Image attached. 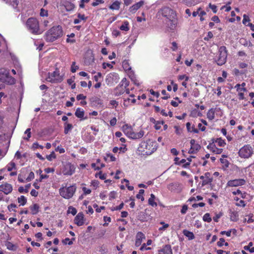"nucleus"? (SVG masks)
Masks as SVG:
<instances>
[{
	"label": "nucleus",
	"instance_id": "obj_1",
	"mask_svg": "<svg viewBox=\"0 0 254 254\" xmlns=\"http://www.w3.org/2000/svg\"><path fill=\"white\" fill-rule=\"evenodd\" d=\"M157 149L155 141L148 140L141 142L138 148L139 152L143 155H149L152 154Z\"/></svg>",
	"mask_w": 254,
	"mask_h": 254
},
{
	"label": "nucleus",
	"instance_id": "obj_2",
	"mask_svg": "<svg viewBox=\"0 0 254 254\" xmlns=\"http://www.w3.org/2000/svg\"><path fill=\"white\" fill-rule=\"evenodd\" d=\"M62 35V27L60 26H54L46 32L45 39L48 42H53Z\"/></svg>",
	"mask_w": 254,
	"mask_h": 254
},
{
	"label": "nucleus",
	"instance_id": "obj_3",
	"mask_svg": "<svg viewBox=\"0 0 254 254\" xmlns=\"http://www.w3.org/2000/svg\"><path fill=\"white\" fill-rule=\"evenodd\" d=\"M26 26L34 34H40L42 32L40 29L39 21L36 18H28L26 22Z\"/></svg>",
	"mask_w": 254,
	"mask_h": 254
},
{
	"label": "nucleus",
	"instance_id": "obj_4",
	"mask_svg": "<svg viewBox=\"0 0 254 254\" xmlns=\"http://www.w3.org/2000/svg\"><path fill=\"white\" fill-rule=\"evenodd\" d=\"M122 130L127 136L133 139L141 138L144 134V131L142 130L137 133L134 132L131 126L127 124L123 126Z\"/></svg>",
	"mask_w": 254,
	"mask_h": 254
},
{
	"label": "nucleus",
	"instance_id": "obj_5",
	"mask_svg": "<svg viewBox=\"0 0 254 254\" xmlns=\"http://www.w3.org/2000/svg\"><path fill=\"white\" fill-rule=\"evenodd\" d=\"M76 189V187L74 185H72L68 187L63 186L59 189V193L60 195L63 198L69 199L74 195Z\"/></svg>",
	"mask_w": 254,
	"mask_h": 254
},
{
	"label": "nucleus",
	"instance_id": "obj_6",
	"mask_svg": "<svg viewBox=\"0 0 254 254\" xmlns=\"http://www.w3.org/2000/svg\"><path fill=\"white\" fill-rule=\"evenodd\" d=\"M46 79L47 81L51 83H60L63 80L64 76L61 75L60 71L57 69L55 71L51 73L49 72L48 75Z\"/></svg>",
	"mask_w": 254,
	"mask_h": 254
},
{
	"label": "nucleus",
	"instance_id": "obj_7",
	"mask_svg": "<svg viewBox=\"0 0 254 254\" xmlns=\"http://www.w3.org/2000/svg\"><path fill=\"white\" fill-rule=\"evenodd\" d=\"M0 81L9 84H13L15 79L9 75L8 71L4 68L0 69Z\"/></svg>",
	"mask_w": 254,
	"mask_h": 254
},
{
	"label": "nucleus",
	"instance_id": "obj_8",
	"mask_svg": "<svg viewBox=\"0 0 254 254\" xmlns=\"http://www.w3.org/2000/svg\"><path fill=\"white\" fill-rule=\"evenodd\" d=\"M227 57V51L225 46H221L219 48L218 57L216 60L217 64L219 65L224 64L226 62Z\"/></svg>",
	"mask_w": 254,
	"mask_h": 254
},
{
	"label": "nucleus",
	"instance_id": "obj_9",
	"mask_svg": "<svg viewBox=\"0 0 254 254\" xmlns=\"http://www.w3.org/2000/svg\"><path fill=\"white\" fill-rule=\"evenodd\" d=\"M253 149L250 145H246L242 147L239 151V156L243 158H249L253 154Z\"/></svg>",
	"mask_w": 254,
	"mask_h": 254
},
{
	"label": "nucleus",
	"instance_id": "obj_10",
	"mask_svg": "<svg viewBox=\"0 0 254 254\" xmlns=\"http://www.w3.org/2000/svg\"><path fill=\"white\" fill-rule=\"evenodd\" d=\"M75 169L74 166L70 163H64L62 168V173L64 175L71 176L74 173Z\"/></svg>",
	"mask_w": 254,
	"mask_h": 254
},
{
	"label": "nucleus",
	"instance_id": "obj_11",
	"mask_svg": "<svg viewBox=\"0 0 254 254\" xmlns=\"http://www.w3.org/2000/svg\"><path fill=\"white\" fill-rule=\"evenodd\" d=\"M162 12L163 16L166 17L167 20L168 19V18H172L176 16L175 11L168 7L163 8L162 9Z\"/></svg>",
	"mask_w": 254,
	"mask_h": 254
},
{
	"label": "nucleus",
	"instance_id": "obj_12",
	"mask_svg": "<svg viewBox=\"0 0 254 254\" xmlns=\"http://www.w3.org/2000/svg\"><path fill=\"white\" fill-rule=\"evenodd\" d=\"M166 23L168 29L170 30V31H173L174 30H175L176 28L178 23L177 18L176 16L172 18H168V19L166 20Z\"/></svg>",
	"mask_w": 254,
	"mask_h": 254
},
{
	"label": "nucleus",
	"instance_id": "obj_13",
	"mask_svg": "<svg viewBox=\"0 0 254 254\" xmlns=\"http://www.w3.org/2000/svg\"><path fill=\"white\" fill-rule=\"evenodd\" d=\"M246 181L244 179H238L228 181L227 186L229 187H238L244 185Z\"/></svg>",
	"mask_w": 254,
	"mask_h": 254
},
{
	"label": "nucleus",
	"instance_id": "obj_14",
	"mask_svg": "<svg viewBox=\"0 0 254 254\" xmlns=\"http://www.w3.org/2000/svg\"><path fill=\"white\" fill-rule=\"evenodd\" d=\"M182 185L178 182L170 183L168 186V189L171 191L179 192L182 190Z\"/></svg>",
	"mask_w": 254,
	"mask_h": 254
},
{
	"label": "nucleus",
	"instance_id": "obj_15",
	"mask_svg": "<svg viewBox=\"0 0 254 254\" xmlns=\"http://www.w3.org/2000/svg\"><path fill=\"white\" fill-rule=\"evenodd\" d=\"M145 239V235L141 232H138L135 237V246L137 247L141 246L142 241Z\"/></svg>",
	"mask_w": 254,
	"mask_h": 254
},
{
	"label": "nucleus",
	"instance_id": "obj_16",
	"mask_svg": "<svg viewBox=\"0 0 254 254\" xmlns=\"http://www.w3.org/2000/svg\"><path fill=\"white\" fill-rule=\"evenodd\" d=\"M200 179L202 180V186L210 183L212 180L211 175L208 172L205 173L204 175L201 176Z\"/></svg>",
	"mask_w": 254,
	"mask_h": 254
},
{
	"label": "nucleus",
	"instance_id": "obj_17",
	"mask_svg": "<svg viewBox=\"0 0 254 254\" xmlns=\"http://www.w3.org/2000/svg\"><path fill=\"white\" fill-rule=\"evenodd\" d=\"M12 190V187L10 184L5 183L0 186V191L3 192L5 194H8Z\"/></svg>",
	"mask_w": 254,
	"mask_h": 254
},
{
	"label": "nucleus",
	"instance_id": "obj_18",
	"mask_svg": "<svg viewBox=\"0 0 254 254\" xmlns=\"http://www.w3.org/2000/svg\"><path fill=\"white\" fill-rule=\"evenodd\" d=\"M158 254H173L171 246L170 245H165L158 250Z\"/></svg>",
	"mask_w": 254,
	"mask_h": 254
},
{
	"label": "nucleus",
	"instance_id": "obj_19",
	"mask_svg": "<svg viewBox=\"0 0 254 254\" xmlns=\"http://www.w3.org/2000/svg\"><path fill=\"white\" fill-rule=\"evenodd\" d=\"M214 141H213L211 143H210L207 146V148L210 150L212 151L215 154H221L222 152L223 149L221 148H218L216 147L215 145L214 144Z\"/></svg>",
	"mask_w": 254,
	"mask_h": 254
},
{
	"label": "nucleus",
	"instance_id": "obj_20",
	"mask_svg": "<svg viewBox=\"0 0 254 254\" xmlns=\"http://www.w3.org/2000/svg\"><path fill=\"white\" fill-rule=\"evenodd\" d=\"M143 1H140L136 3L129 8L130 12L132 13H134L137 9H138L141 6H142L143 5Z\"/></svg>",
	"mask_w": 254,
	"mask_h": 254
},
{
	"label": "nucleus",
	"instance_id": "obj_21",
	"mask_svg": "<svg viewBox=\"0 0 254 254\" xmlns=\"http://www.w3.org/2000/svg\"><path fill=\"white\" fill-rule=\"evenodd\" d=\"M5 245L8 250L13 251H16L17 248V246L16 245L8 241L5 242Z\"/></svg>",
	"mask_w": 254,
	"mask_h": 254
},
{
	"label": "nucleus",
	"instance_id": "obj_22",
	"mask_svg": "<svg viewBox=\"0 0 254 254\" xmlns=\"http://www.w3.org/2000/svg\"><path fill=\"white\" fill-rule=\"evenodd\" d=\"M183 233L186 237H188L189 240H193L194 238L193 233L187 230H184L183 231Z\"/></svg>",
	"mask_w": 254,
	"mask_h": 254
},
{
	"label": "nucleus",
	"instance_id": "obj_23",
	"mask_svg": "<svg viewBox=\"0 0 254 254\" xmlns=\"http://www.w3.org/2000/svg\"><path fill=\"white\" fill-rule=\"evenodd\" d=\"M121 2L118 0L114 1L110 6L109 8L112 10H119L120 8Z\"/></svg>",
	"mask_w": 254,
	"mask_h": 254
},
{
	"label": "nucleus",
	"instance_id": "obj_24",
	"mask_svg": "<svg viewBox=\"0 0 254 254\" xmlns=\"http://www.w3.org/2000/svg\"><path fill=\"white\" fill-rule=\"evenodd\" d=\"M64 5L67 11H71L73 10L75 7L73 3L68 1L65 2Z\"/></svg>",
	"mask_w": 254,
	"mask_h": 254
},
{
	"label": "nucleus",
	"instance_id": "obj_25",
	"mask_svg": "<svg viewBox=\"0 0 254 254\" xmlns=\"http://www.w3.org/2000/svg\"><path fill=\"white\" fill-rule=\"evenodd\" d=\"M75 115L78 118H83L84 115V110L80 108H78L75 111Z\"/></svg>",
	"mask_w": 254,
	"mask_h": 254
},
{
	"label": "nucleus",
	"instance_id": "obj_26",
	"mask_svg": "<svg viewBox=\"0 0 254 254\" xmlns=\"http://www.w3.org/2000/svg\"><path fill=\"white\" fill-rule=\"evenodd\" d=\"M207 118L209 120H212L215 118V110L213 108L208 110L207 113Z\"/></svg>",
	"mask_w": 254,
	"mask_h": 254
},
{
	"label": "nucleus",
	"instance_id": "obj_27",
	"mask_svg": "<svg viewBox=\"0 0 254 254\" xmlns=\"http://www.w3.org/2000/svg\"><path fill=\"white\" fill-rule=\"evenodd\" d=\"M120 28L122 31H128L129 30L128 22L127 21H124L123 24L120 26Z\"/></svg>",
	"mask_w": 254,
	"mask_h": 254
},
{
	"label": "nucleus",
	"instance_id": "obj_28",
	"mask_svg": "<svg viewBox=\"0 0 254 254\" xmlns=\"http://www.w3.org/2000/svg\"><path fill=\"white\" fill-rule=\"evenodd\" d=\"M78 19H75L74 20L73 23L75 24L80 23L81 20H85L86 19V17L83 14H79L78 15Z\"/></svg>",
	"mask_w": 254,
	"mask_h": 254
},
{
	"label": "nucleus",
	"instance_id": "obj_29",
	"mask_svg": "<svg viewBox=\"0 0 254 254\" xmlns=\"http://www.w3.org/2000/svg\"><path fill=\"white\" fill-rule=\"evenodd\" d=\"M155 198V195L153 194H151L150 197L148 199V203L149 205L152 206L157 205V203L154 201Z\"/></svg>",
	"mask_w": 254,
	"mask_h": 254
},
{
	"label": "nucleus",
	"instance_id": "obj_30",
	"mask_svg": "<svg viewBox=\"0 0 254 254\" xmlns=\"http://www.w3.org/2000/svg\"><path fill=\"white\" fill-rule=\"evenodd\" d=\"M214 141V142L217 143L218 145L219 146H224L226 144V143L224 140L221 139V138H217L216 139H213L212 141Z\"/></svg>",
	"mask_w": 254,
	"mask_h": 254
},
{
	"label": "nucleus",
	"instance_id": "obj_31",
	"mask_svg": "<svg viewBox=\"0 0 254 254\" xmlns=\"http://www.w3.org/2000/svg\"><path fill=\"white\" fill-rule=\"evenodd\" d=\"M253 243L250 242L248 246H245L244 247L245 250L248 251L250 253H254V247H252Z\"/></svg>",
	"mask_w": 254,
	"mask_h": 254
},
{
	"label": "nucleus",
	"instance_id": "obj_32",
	"mask_svg": "<svg viewBox=\"0 0 254 254\" xmlns=\"http://www.w3.org/2000/svg\"><path fill=\"white\" fill-rule=\"evenodd\" d=\"M72 128V125L70 124H65L64 132L67 134L68 132Z\"/></svg>",
	"mask_w": 254,
	"mask_h": 254
},
{
	"label": "nucleus",
	"instance_id": "obj_33",
	"mask_svg": "<svg viewBox=\"0 0 254 254\" xmlns=\"http://www.w3.org/2000/svg\"><path fill=\"white\" fill-rule=\"evenodd\" d=\"M26 198L23 195L20 196V197H18V201L21 205H24L26 203Z\"/></svg>",
	"mask_w": 254,
	"mask_h": 254
},
{
	"label": "nucleus",
	"instance_id": "obj_34",
	"mask_svg": "<svg viewBox=\"0 0 254 254\" xmlns=\"http://www.w3.org/2000/svg\"><path fill=\"white\" fill-rule=\"evenodd\" d=\"M30 209L33 214H36L38 212L39 209V206L37 204H34L31 206Z\"/></svg>",
	"mask_w": 254,
	"mask_h": 254
},
{
	"label": "nucleus",
	"instance_id": "obj_35",
	"mask_svg": "<svg viewBox=\"0 0 254 254\" xmlns=\"http://www.w3.org/2000/svg\"><path fill=\"white\" fill-rule=\"evenodd\" d=\"M7 169L8 171H11L13 169H15V164L13 162H10L7 165Z\"/></svg>",
	"mask_w": 254,
	"mask_h": 254
},
{
	"label": "nucleus",
	"instance_id": "obj_36",
	"mask_svg": "<svg viewBox=\"0 0 254 254\" xmlns=\"http://www.w3.org/2000/svg\"><path fill=\"white\" fill-rule=\"evenodd\" d=\"M200 1V0H190L187 2L188 6L195 5Z\"/></svg>",
	"mask_w": 254,
	"mask_h": 254
},
{
	"label": "nucleus",
	"instance_id": "obj_37",
	"mask_svg": "<svg viewBox=\"0 0 254 254\" xmlns=\"http://www.w3.org/2000/svg\"><path fill=\"white\" fill-rule=\"evenodd\" d=\"M76 212H77L76 209L74 207H73L72 206H69L68 207V210H67L68 213H71L73 215H75Z\"/></svg>",
	"mask_w": 254,
	"mask_h": 254
},
{
	"label": "nucleus",
	"instance_id": "obj_38",
	"mask_svg": "<svg viewBox=\"0 0 254 254\" xmlns=\"http://www.w3.org/2000/svg\"><path fill=\"white\" fill-rule=\"evenodd\" d=\"M144 190H140L139 191V193L136 195V197L138 199H140L141 201H143L144 198L142 196V194L144 193Z\"/></svg>",
	"mask_w": 254,
	"mask_h": 254
},
{
	"label": "nucleus",
	"instance_id": "obj_39",
	"mask_svg": "<svg viewBox=\"0 0 254 254\" xmlns=\"http://www.w3.org/2000/svg\"><path fill=\"white\" fill-rule=\"evenodd\" d=\"M56 158V155L54 151H53L50 155L46 156V158L49 161H52L53 159Z\"/></svg>",
	"mask_w": 254,
	"mask_h": 254
},
{
	"label": "nucleus",
	"instance_id": "obj_40",
	"mask_svg": "<svg viewBox=\"0 0 254 254\" xmlns=\"http://www.w3.org/2000/svg\"><path fill=\"white\" fill-rule=\"evenodd\" d=\"M83 219V214L81 213H79L75 217L76 222H80Z\"/></svg>",
	"mask_w": 254,
	"mask_h": 254
},
{
	"label": "nucleus",
	"instance_id": "obj_41",
	"mask_svg": "<svg viewBox=\"0 0 254 254\" xmlns=\"http://www.w3.org/2000/svg\"><path fill=\"white\" fill-rule=\"evenodd\" d=\"M8 3L11 4L13 7H16V6L18 5L19 0H12L11 1H8Z\"/></svg>",
	"mask_w": 254,
	"mask_h": 254
},
{
	"label": "nucleus",
	"instance_id": "obj_42",
	"mask_svg": "<svg viewBox=\"0 0 254 254\" xmlns=\"http://www.w3.org/2000/svg\"><path fill=\"white\" fill-rule=\"evenodd\" d=\"M203 220L204 221H207L208 222L211 221V218L209 213H206L203 216Z\"/></svg>",
	"mask_w": 254,
	"mask_h": 254
},
{
	"label": "nucleus",
	"instance_id": "obj_43",
	"mask_svg": "<svg viewBox=\"0 0 254 254\" xmlns=\"http://www.w3.org/2000/svg\"><path fill=\"white\" fill-rule=\"evenodd\" d=\"M190 160H189V162H186L185 159H182L180 161V164H183V166L185 168H187L190 164Z\"/></svg>",
	"mask_w": 254,
	"mask_h": 254
},
{
	"label": "nucleus",
	"instance_id": "obj_44",
	"mask_svg": "<svg viewBox=\"0 0 254 254\" xmlns=\"http://www.w3.org/2000/svg\"><path fill=\"white\" fill-rule=\"evenodd\" d=\"M96 177H99L101 180H105L106 178V175L103 174L102 172H100L96 174Z\"/></svg>",
	"mask_w": 254,
	"mask_h": 254
},
{
	"label": "nucleus",
	"instance_id": "obj_45",
	"mask_svg": "<svg viewBox=\"0 0 254 254\" xmlns=\"http://www.w3.org/2000/svg\"><path fill=\"white\" fill-rule=\"evenodd\" d=\"M40 15L41 16H47L48 15V10L44 9V8H41L40 10Z\"/></svg>",
	"mask_w": 254,
	"mask_h": 254
},
{
	"label": "nucleus",
	"instance_id": "obj_46",
	"mask_svg": "<svg viewBox=\"0 0 254 254\" xmlns=\"http://www.w3.org/2000/svg\"><path fill=\"white\" fill-rule=\"evenodd\" d=\"M124 203L122 202L119 206H113L112 207L111 209H112V211L121 210V209L123 208V207L124 206Z\"/></svg>",
	"mask_w": 254,
	"mask_h": 254
},
{
	"label": "nucleus",
	"instance_id": "obj_47",
	"mask_svg": "<svg viewBox=\"0 0 254 254\" xmlns=\"http://www.w3.org/2000/svg\"><path fill=\"white\" fill-rule=\"evenodd\" d=\"M79 68L78 66L75 65V62H73L71 67V71L73 73L76 72Z\"/></svg>",
	"mask_w": 254,
	"mask_h": 254
},
{
	"label": "nucleus",
	"instance_id": "obj_48",
	"mask_svg": "<svg viewBox=\"0 0 254 254\" xmlns=\"http://www.w3.org/2000/svg\"><path fill=\"white\" fill-rule=\"evenodd\" d=\"M31 129L30 128H27L25 131V134H26L27 135V136L26 137H24V139L27 140H28L29 138L31 137Z\"/></svg>",
	"mask_w": 254,
	"mask_h": 254
},
{
	"label": "nucleus",
	"instance_id": "obj_49",
	"mask_svg": "<svg viewBox=\"0 0 254 254\" xmlns=\"http://www.w3.org/2000/svg\"><path fill=\"white\" fill-rule=\"evenodd\" d=\"M151 249V248L150 247H147V245L145 243L143 244L139 249L141 251H143L144 250H150Z\"/></svg>",
	"mask_w": 254,
	"mask_h": 254
},
{
	"label": "nucleus",
	"instance_id": "obj_50",
	"mask_svg": "<svg viewBox=\"0 0 254 254\" xmlns=\"http://www.w3.org/2000/svg\"><path fill=\"white\" fill-rule=\"evenodd\" d=\"M123 67L126 70H129L131 69V67L129 66L127 62H123Z\"/></svg>",
	"mask_w": 254,
	"mask_h": 254
},
{
	"label": "nucleus",
	"instance_id": "obj_51",
	"mask_svg": "<svg viewBox=\"0 0 254 254\" xmlns=\"http://www.w3.org/2000/svg\"><path fill=\"white\" fill-rule=\"evenodd\" d=\"M224 243L225 239L223 238H221L219 239V241L217 242V244L218 247H221L224 245Z\"/></svg>",
	"mask_w": 254,
	"mask_h": 254
},
{
	"label": "nucleus",
	"instance_id": "obj_52",
	"mask_svg": "<svg viewBox=\"0 0 254 254\" xmlns=\"http://www.w3.org/2000/svg\"><path fill=\"white\" fill-rule=\"evenodd\" d=\"M222 215V213L220 212L218 214H216L213 217V220L215 222H217L219 218H220Z\"/></svg>",
	"mask_w": 254,
	"mask_h": 254
},
{
	"label": "nucleus",
	"instance_id": "obj_53",
	"mask_svg": "<svg viewBox=\"0 0 254 254\" xmlns=\"http://www.w3.org/2000/svg\"><path fill=\"white\" fill-rule=\"evenodd\" d=\"M63 242L64 244L66 245L68 244L69 245H71L72 244L73 242L71 240H70L68 238H65L64 241Z\"/></svg>",
	"mask_w": 254,
	"mask_h": 254
},
{
	"label": "nucleus",
	"instance_id": "obj_54",
	"mask_svg": "<svg viewBox=\"0 0 254 254\" xmlns=\"http://www.w3.org/2000/svg\"><path fill=\"white\" fill-rule=\"evenodd\" d=\"M213 36V35L211 32H208L207 36L204 38V40L208 41L209 39L212 38Z\"/></svg>",
	"mask_w": 254,
	"mask_h": 254
},
{
	"label": "nucleus",
	"instance_id": "obj_55",
	"mask_svg": "<svg viewBox=\"0 0 254 254\" xmlns=\"http://www.w3.org/2000/svg\"><path fill=\"white\" fill-rule=\"evenodd\" d=\"M101 77H102V73L101 72H98L97 74L94 76V79L96 82H98L99 78Z\"/></svg>",
	"mask_w": 254,
	"mask_h": 254
},
{
	"label": "nucleus",
	"instance_id": "obj_56",
	"mask_svg": "<svg viewBox=\"0 0 254 254\" xmlns=\"http://www.w3.org/2000/svg\"><path fill=\"white\" fill-rule=\"evenodd\" d=\"M178 79L180 80H182L185 79L186 81H188L189 80V77L185 74L183 75H180L178 76Z\"/></svg>",
	"mask_w": 254,
	"mask_h": 254
},
{
	"label": "nucleus",
	"instance_id": "obj_57",
	"mask_svg": "<svg viewBox=\"0 0 254 254\" xmlns=\"http://www.w3.org/2000/svg\"><path fill=\"white\" fill-rule=\"evenodd\" d=\"M104 2L103 0H96V1L92 3L93 6H96L100 4L103 3Z\"/></svg>",
	"mask_w": 254,
	"mask_h": 254
},
{
	"label": "nucleus",
	"instance_id": "obj_58",
	"mask_svg": "<svg viewBox=\"0 0 254 254\" xmlns=\"http://www.w3.org/2000/svg\"><path fill=\"white\" fill-rule=\"evenodd\" d=\"M250 19L248 16L246 15V14H244L243 15V23L244 24H246L247 22L249 21Z\"/></svg>",
	"mask_w": 254,
	"mask_h": 254
},
{
	"label": "nucleus",
	"instance_id": "obj_59",
	"mask_svg": "<svg viewBox=\"0 0 254 254\" xmlns=\"http://www.w3.org/2000/svg\"><path fill=\"white\" fill-rule=\"evenodd\" d=\"M192 148L195 151H198L200 148V145L197 143L195 144V145H193L192 146H191Z\"/></svg>",
	"mask_w": 254,
	"mask_h": 254
},
{
	"label": "nucleus",
	"instance_id": "obj_60",
	"mask_svg": "<svg viewBox=\"0 0 254 254\" xmlns=\"http://www.w3.org/2000/svg\"><path fill=\"white\" fill-rule=\"evenodd\" d=\"M171 48L173 51H176L178 48L177 43L175 42H173L172 43V47Z\"/></svg>",
	"mask_w": 254,
	"mask_h": 254
},
{
	"label": "nucleus",
	"instance_id": "obj_61",
	"mask_svg": "<svg viewBox=\"0 0 254 254\" xmlns=\"http://www.w3.org/2000/svg\"><path fill=\"white\" fill-rule=\"evenodd\" d=\"M237 88V91H246V89L244 87H241V85L237 84L235 86Z\"/></svg>",
	"mask_w": 254,
	"mask_h": 254
},
{
	"label": "nucleus",
	"instance_id": "obj_62",
	"mask_svg": "<svg viewBox=\"0 0 254 254\" xmlns=\"http://www.w3.org/2000/svg\"><path fill=\"white\" fill-rule=\"evenodd\" d=\"M34 178V174L32 172H31L29 173L28 177L26 179V180L27 181H30L31 180L33 179Z\"/></svg>",
	"mask_w": 254,
	"mask_h": 254
},
{
	"label": "nucleus",
	"instance_id": "obj_63",
	"mask_svg": "<svg viewBox=\"0 0 254 254\" xmlns=\"http://www.w3.org/2000/svg\"><path fill=\"white\" fill-rule=\"evenodd\" d=\"M188 209V206L186 205H184L183 206L182 208L181 211V213L182 214H185L187 212Z\"/></svg>",
	"mask_w": 254,
	"mask_h": 254
},
{
	"label": "nucleus",
	"instance_id": "obj_64",
	"mask_svg": "<svg viewBox=\"0 0 254 254\" xmlns=\"http://www.w3.org/2000/svg\"><path fill=\"white\" fill-rule=\"evenodd\" d=\"M86 97L82 94H78L76 97L77 100H84L86 99Z\"/></svg>",
	"mask_w": 254,
	"mask_h": 254
}]
</instances>
